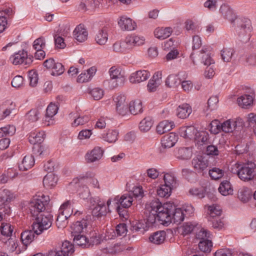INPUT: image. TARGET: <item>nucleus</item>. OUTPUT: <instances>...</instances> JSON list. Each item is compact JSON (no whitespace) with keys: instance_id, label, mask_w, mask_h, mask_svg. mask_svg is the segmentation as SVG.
Here are the masks:
<instances>
[{"instance_id":"nucleus-7","label":"nucleus","mask_w":256,"mask_h":256,"mask_svg":"<svg viewBox=\"0 0 256 256\" xmlns=\"http://www.w3.org/2000/svg\"><path fill=\"white\" fill-rule=\"evenodd\" d=\"M33 223V229L37 230L36 232H38L40 234L52 226V216L50 213L44 212L35 217Z\"/></svg>"},{"instance_id":"nucleus-15","label":"nucleus","mask_w":256,"mask_h":256,"mask_svg":"<svg viewBox=\"0 0 256 256\" xmlns=\"http://www.w3.org/2000/svg\"><path fill=\"white\" fill-rule=\"evenodd\" d=\"M126 99L125 96L123 94H120L114 98L117 112L122 116L128 112V103L126 102Z\"/></svg>"},{"instance_id":"nucleus-12","label":"nucleus","mask_w":256,"mask_h":256,"mask_svg":"<svg viewBox=\"0 0 256 256\" xmlns=\"http://www.w3.org/2000/svg\"><path fill=\"white\" fill-rule=\"evenodd\" d=\"M10 60L15 65L24 64H29L32 62V58L28 57L26 50H18L10 56Z\"/></svg>"},{"instance_id":"nucleus-8","label":"nucleus","mask_w":256,"mask_h":256,"mask_svg":"<svg viewBox=\"0 0 256 256\" xmlns=\"http://www.w3.org/2000/svg\"><path fill=\"white\" fill-rule=\"evenodd\" d=\"M110 78L108 80V87L114 89L122 86L124 84L126 78L121 68L112 66L109 70Z\"/></svg>"},{"instance_id":"nucleus-42","label":"nucleus","mask_w":256,"mask_h":256,"mask_svg":"<svg viewBox=\"0 0 256 256\" xmlns=\"http://www.w3.org/2000/svg\"><path fill=\"white\" fill-rule=\"evenodd\" d=\"M253 98L251 95L244 94L238 98V104L242 108H245L252 103Z\"/></svg>"},{"instance_id":"nucleus-4","label":"nucleus","mask_w":256,"mask_h":256,"mask_svg":"<svg viewBox=\"0 0 256 256\" xmlns=\"http://www.w3.org/2000/svg\"><path fill=\"white\" fill-rule=\"evenodd\" d=\"M234 25L238 38L243 42H246L252 36L253 30L252 21L248 18H238L236 20Z\"/></svg>"},{"instance_id":"nucleus-27","label":"nucleus","mask_w":256,"mask_h":256,"mask_svg":"<svg viewBox=\"0 0 256 256\" xmlns=\"http://www.w3.org/2000/svg\"><path fill=\"white\" fill-rule=\"evenodd\" d=\"M44 132H32L28 138L29 142L33 144H40L44 139Z\"/></svg>"},{"instance_id":"nucleus-47","label":"nucleus","mask_w":256,"mask_h":256,"mask_svg":"<svg viewBox=\"0 0 256 256\" xmlns=\"http://www.w3.org/2000/svg\"><path fill=\"white\" fill-rule=\"evenodd\" d=\"M209 217L208 218V220L210 221V218L213 220V218H216L220 216L222 214V210L220 206H211L208 208Z\"/></svg>"},{"instance_id":"nucleus-44","label":"nucleus","mask_w":256,"mask_h":256,"mask_svg":"<svg viewBox=\"0 0 256 256\" xmlns=\"http://www.w3.org/2000/svg\"><path fill=\"white\" fill-rule=\"evenodd\" d=\"M235 50L232 48H224L221 50V57L222 60L224 61L230 62L232 58Z\"/></svg>"},{"instance_id":"nucleus-35","label":"nucleus","mask_w":256,"mask_h":256,"mask_svg":"<svg viewBox=\"0 0 256 256\" xmlns=\"http://www.w3.org/2000/svg\"><path fill=\"white\" fill-rule=\"evenodd\" d=\"M164 184L170 187L172 190L178 186L176 178L172 173L165 174L164 176Z\"/></svg>"},{"instance_id":"nucleus-21","label":"nucleus","mask_w":256,"mask_h":256,"mask_svg":"<svg viewBox=\"0 0 256 256\" xmlns=\"http://www.w3.org/2000/svg\"><path fill=\"white\" fill-rule=\"evenodd\" d=\"M178 136L174 132H170L163 136L162 144L164 148H172L174 146L178 140Z\"/></svg>"},{"instance_id":"nucleus-14","label":"nucleus","mask_w":256,"mask_h":256,"mask_svg":"<svg viewBox=\"0 0 256 256\" xmlns=\"http://www.w3.org/2000/svg\"><path fill=\"white\" fill-rule=\"evenodd\" d=\"M192 164L196 172L198 173L204 174V172L208 166V159L202 156H198L194 158L192 160Z\"/></svg>"},{"instance_id":"nucleus-10","label":"nucleus","mask_w":256,"mask_h":256,"mask_svg":"<svg viewBox=\"0 0 256 256\" xmlns=\"http://www.w3.org/2000/svg\"><path fill=\"white\" fill-rule=\"evenodd\" d=\"M71 210L70 201L68 200L62 204L58 210L56 220V224L58 228H63L67 224L68 218L70 216L66 214L67 210Z\"/></svg>"},{"instance_id":"nucleus-24","label":"nucleus","mask_w":256,"mask_h":256,"mask_svg":"<svg viewBox=\"0 0 256 256\" xmlns=\"http://www.w3.org/2000/svg\"><path fill=\"white\" fill-rule=\"evenodd\" d=\"M218 191L222 195L224 196L232 195L234 192L232 186L228 180H224L220 183Z\"/></svg>"},{"instance_id":"nucleus-16","label":"nucleus","mask_w":256,"mask_h":256,"mask_svg":"<svg viewBox=\"0 0 256 256\" xmlns=\"http://www.w3.org/2000/svg\"><path fill=\"white\" fill-rule=\"evenodd\" d=\"M150 76V74L146 70H140L134 73H132L130 78V81L131 83H140L148 79Z\"/></svg>"},{"instance_id":"nucleus-17","label":"nucleus","mask_w":256,"mask_h":256,"mask_svg":"<svg viewBox=\"0 0 256 256\" xmlns=\"http://www.w3.org/2000/svg\"><path fill=\"white\" fill-rule=\"evenodd\" d=\"M118 24L120 28L123 30H132L136 29V22L126 16H122L120 18Z\"/></svg>"},{"instance_id":"nucleus-3","label":"nucleus","mask_w":256,"mask_h":256,"mask_svg":"<svg viewBox=\"0 0 256 256\" xmlns=\"http://www.w3.org/2000/svg\"><path fill=\"white\" fill-rule=\"evenodd\" d=\"M231 172L236 174L240 180L248 182L256 179V164L252 161L236 162L231 168Z\"/></svg>"},{"instance_id":"nucleus-50","label":"nucleus","mask_w":256,"mask_h":256,"mask_svg":"<svg viewBox=\"0 0 256 256\" xmlns=\"http://www.w3.org/2000/svg\"><path fill=\"white\" fill-rule=\"evenodd\" d=\"M209 176L212 179L217 180L224 176V171L218 168H213L208 172Z\"/></svg>"},{"instance_id":"nucleus-62","label":"nucleus","mask_w":256,"mask_h":256,"mask_svg":"<svg viewBox=\"0 0 256 256\" xmlns=\"http://www.w3.org/2000/svg\"><path fill=\"white\" fill-rule=\"evenodd\" d=\"M218 102V98L216 96L210 97L208 100V108L210 110H215L217 108V104Z\"/></svg>"},{"instance_id":"nucleus-18","label":"nucleus","mask_w":256,"mask_h":256,"mask_svg":"<svg viewBox=\"0 0 256 256\" xmlns=\"http://www.w3.org/2000/svg\"><path fill=\"white\" fill-rule=\"evenodd\" d=\"M220 11L224 16V18L228 20L232 24L235 23V20L238 18L236 17L233 10L228 5L222 4L220 6Z\"/></svg>"},{"instance_id":"nucleus-52","label":"nucleus","mask_w":256,"mask_h":256,"mask_svg":"<svg viewBox=\"0 0 256 256\" xmlns=\"http://www.w3.org/2000/svg\"><path fill=\"white\" fill-rule=\"evenodd\" d=\"M212 246V241H199L198 244L199 250L204 252H210Z\"/></svg>"},{"instance_id":"nucleus-41","label":"nucleus","mask_w":256,"mask_h":256,"mask_svg":"<svg viewBox=\"0 0 256 256\" xmlns=\"http://www.w3.org/2000/svg\"><path fill=\"white\" fill-rule=\"evenodd\" d=\"M153 122L150 117H146L140 123L139 128L142 132H146L150 130L152 126Z\"/></svg>"},{"instance_id":"nucleus-56","label":"nucleus","mask_w":256,"mask_h":256,"mask_svg":"<svg viewBox=\"0 0 256 256\" xmlns=\"http://www.w3.org/2000/svg\"><path fill=\"white\" fill-rule=\"evenodd\" d=\"M40 112L38 109H32L26 114V118L30 122H36L38 118Z\"/></svg>"},{"instance_id":"nucleus-58","label":"nucleus","mask_w":256,"mask_h":256,"mask_svg":"<svg viewBox=\"0 0 256 256\" xmlns=\"http://www.w3.org/2000/svg\"><path fill=\"white\" fill-rule=\"evenodd\" d=\"M124 250H126V247L118 244H114V246L110 247L109 248H106V252L110 254H115L116 252L124 251Z\"/></svg>"},{"instance_id":"nucleus-19","label":"nucleus","mask_w":256,"mask_h":256,"mask_svg":"<svg viewBox=\"0 0 256 256\" xmlns=\"http://www.w3.org/2000/svg\"><path fill=\"white\" fill-rule=\"evenodd\" d=\"M74 38L80 42L86 40L88 36L87 30L84 28V24H80L76 26L74 30Z\"/></svg>"},{"instance_id":"nucleus-60","label":"nucleus","mask_w":256,"mask_h":256,"mask_svg":"<svg viewBox=\"0 0 256 256\" xmlns=\"http://www.w3.org/2000/svg\"><path fill=\"white\" fill-rule=\"evenodd\" d=\"M90 94L94 100H98L102 98L104 94V92L102 89L96 88L92 89Z\"/></svg>"},{"instance_id":"nucleus-20","label":"nucleus","mask_w":256,"mask_h":256,"mask_svg":"<svg viewBox=\"0 0 256 256\" xmlns=\"http://www.w3.org/2000/svg\"><path fill=\"white\" fill-rule=\"evenodd\" d=\"M192 112V108L190 104L184 103L180 105L176 110V114L180 118H186Z\"/></svg>"},{"instance_id":"nucleus-63","label":"nucleus","mask_w":256,"mask_h":256,"mask_svg":"<svg viewBox=\"0 0 256 256\" xmlns=\"http://www.w3.org/2000/svg\"><path fill=\"white\" fill-rule=\"evenodd\" d=\"M45 46L46 42L44 38L40 37L34 41L33 48L35 50H41L44 48Z\"/></svg>"},{"instance_id":"nucleus-2","label":"nucleus","mask_w":256,"mask_h":256,"mask_svg":"<svg viewBox=\"0 0 256 256\" xmlns=\"http://www.w3.org/2000/svg\"><path fill=\"white\" fill-rule=\"evenodd\" d=\"M92 216L87 215L82 220H77L72 227V236H74L73 240H89L90 238L94 240H100L102 237L96 230H92L86 233L88 226L91 224Z\"/></svg>"},{"instance_id":"nucleus-33","label":"nucleus","mask_w":256,"mask_h":256,"mask_svg":"<svg viewBox=\"0 0 256 256\" xmlns=\"http://www.w3.org/2000/svg\"><path fill=\"white\" fill-rule=\"evenodd\" d=\"M196 129L194 126H188L180 128V136L184 138H194Z\"/></svg>"},{"instance_id":"nucleus-1","label":"nucleus","mask_w":256,"mask_h":256,"mask_svg":"<svg viewBox=\"0 0 256 256\" xmlns=\"http://www.w3.org/2000/svg\"><path fill=\"white\" fill-rule=\"evenodd\" d=\"M146 223L138 222L132 226L133 232L143 234L148 230L146 222L154 224L158 222L160 224L168 226L172 222L180 223L184 220V215L180 208L174 202H168L162 204L158 199H154L146 206Z\"/></svg>"},{"instance_id":"nucleus-53","label":"nucleus","mask_w":256,"mask_h":256,"mask_svg":"<svg viewBox=\"0 0 256 256\" xmlns=\"http://www.w3.org/2000/svg\"><path fill=\"white\" fill-rule=\"evenodd\" d=\"M65 68L64 66L60 62H54V66L52 68V72L51 74L55 76L61 75L64 72Z\"/></svg>"},{"instance_id":"nucleus-9","label":"nucleus","mask_w":256,"mask_h":256,"mask_svg":"<svg viewBox=\"0 0 256 256\" xmlns=\"http://www.w3.org/2000/svg\"><path fill=\"white\" fill-rule=\"evenodd\" d=\"M14 194L10 190H4L0 192V222L6 215L10 213V202L13 200Z\"/></svg>"},{"instance_id":"nucleus-55","label":"nucleus","mask_w":256,"mask_h":256,"mask_svg":"<svg viewBox=\"0 0 256 256\" xmlns=\"http://www.w3.org/2000/svg\"><path fill=\"white\" fill-rule=\"evenodd\" d=\"M112 202L111 199H109L106 202V206L104 202L100 201L98 202L101 217L106 216L108 212L109 211V207Z\"/></svg>"},{"instance_id":"nucleus-57","label":"nucleus","mask_w":256,"mask_h":256,"mask_svg":"<svg viewBox=\"0 0 256 256\" xmlns=\"http://www.w3.org/2000/svg\"><path fill=\"white\" fill-rule=\"evenodd\" d=\"M33 153L36 156L40 157L47 154L44 146L40 145V144H38L33 148Z\"/></svg>"},{"instance_id":"nucleus-61","label":"nucleus","mask_w":256,"mask_h":256,"mask_svg":"<svg viewBox=\"0 0 256 256\" xmlns=\"http://www.w3.org/2000/svg\"><path fill=\"white\" fill-rule=\"evenodd\" d=\"M127 232L126 226L124 224H119L116 227V232L113 231L112 233L118 236H124Z\"/></svg>"},{"instance_id":"nucleus-37","label":"nucleus","mask_w":256,"mask_h":256,"mask_svg":"<svg viewBox=\"0 0 256 256\" xmlns=\"http://www.w3.org/2000/svg\"><path fill=\"white\" fill-rule=\"evenodd\" d=\"M180 82L181 80L176 74L169 75L166 80V84L169 88L176 87Z\"/></svg>"},{"instance_id":"nucleus-45","label":"nucleus","mask_w":256,"mask_h":256,"mask_svg":"<svg viewBox=\"0 0 256 256\" xmlns=\"http://www.w3.org/2000/svg\"><path fill=\"white\" fill-rule=\"evenodd\" d=\"M16 128L14 126H8L0 128V138L6 136H12L16 132Z\"/></svg>"},{"instance_id":"nucleus-39","label":"nucleus","mask_w":256,"mask_h":256,"mask_svg":"<svg viewBox=\"0 0 256 256\" xmlns=\"http://www.w3.org/2000/svg\"><path fill=\"white\" fill-rule=\"evenodd\" d=\"M236 126V121H231L230 120H226L223 123H220L221 130L225 132H232Z\"/></svg>"},{"instance_id":"nucleus-34","label":"nucleus","mask_w":256,"mask_h":256,"mask_svg":"<svg viewBox=\"0 0 256 256\" xmlns=\"http://www.w3.org/2000/svg\"><path fill=\"white\" fill-rule=\"evenodd\" d=\"M108 39V29L106 28L98 30L97 32L95 40L96 43L100 45L105 44Z\"/></svg>"},{"instance_id":"nucleus-40","label":"nucleus","mask_w":256,"mask_h":256,"mask_svg":"<svg viewBox=\"0 0 256 256\" xmlns=\"http://www.w3.org/2000/svg\"><path fill=\"white\" fill-rule=\"evenodd\" d=\"M118 134L119 132L117 130H110L102 135V138L106 142H114L118 140Z\"/></svg>"},{"instance_id":"nucleus-43","label":"nucleus","mask_w":256,"mask_h":256,"mask_svg":"<svg viewBox=\"0 0 256 256\" xmlns=\"http://www.w3.org/2000/svg\"><path fill=\"white\" fill-rule=\"evenodd\" d=\"M36 230H28L22 232L20 240H34L35 238H36V236L40 235V233Z\"/></svg>"},{"instance_id":"nucleus-38","label":"nucleus","mask_w":256,"mask_h":256,"mask_svg":"<svg viewBox=\"0 0 256 256\" xmlns=\"http://www.w3.org/2000/svg\"><path fill=\"white\" fill-rule=\"evenodd\" d=\"M202 62L204 65L210 66L214 63V61L211 58V56L207 48H202L200 51Z\"/></svg>"},{"instance_id":"nucleus-48","label":"nucleus","mask_w":256,"mask_h":256,"mask_svg":"<svg viewBox=\"0 0 256 256\" xmlns=\"http://www.w3.org/2000/svg\"><path fill=\"white\" fill-rule=\"evenodd\" d=\"M2 234L7 236H10L12 235L14 231V228L10 223L2 222L0 228Z\"/></svg>"},{"instance_id":"nucleus-32","label":"nucleus","mask_w":256,"mask_h":256,"mask_svg":"<svg viewBox=\"0 0 256 256\" xmlns=\"http://www.w3.org/2000/svg\"><path fill=\"white\" fill-rule=\"evenodd\" d=\"M142 102L140 100H136L129 104L128 108V112L133 114H136L142 113Z\"/></svg>"},{"instance_id":"nucleus-51","label":"nucleus","mask_w":256,"mask_h":256,"mask_svg":"<svg viewBox=\"0 0 256 256\" xmlns=\"http://www.w3.org/2000/svg\"><path fill=\"white\" fill-rule=\"evenodd\" d=\"M209 131L211 134H217L221 130L220 123L218 120H213L208 125Z\"/></svg>"},{"instance_id":"nucleus-11","label":"nucleus","mask_w":256,"mask_h":256,"mask_svg":"<svg viewBox=\"0 0 256 256\" xmlns=\"http://www.w3.org/2000/svg\"><path fill=\"white\" fill-rule=\"evenodd\" d=\"M60 250H52L48 251L46 256H68L74 252V244L70 241H61Z\"/></svg>"},{"instance_id":"nucleus-64","label":"nucleus","mask_w":256,"mask_h":256,"mask_svg":"<svg viewBox=\"0 0 256 256\" xmlns=\"http://www.w3.org/2000/svg\"><path fill=\"white\" fill-rule=\"evenodd\" d=\"M28 78L31 86H36L38 82V74L35 71L32 70L28 72Z\"/></svg>"},{"instance_id":"nucleus-31","label":"nucleus","mask_w":256,"mask_h":256,"mask_svg":"<svg viewBox=\"0 0 256 256\" xmlns=\"http://www.w3.org/2000/svg\"><path fill=\"white\" fill-rule=\"evenodd\" d=\"M194 140L198 144L202 146L207 142L209 139V134L206 131L196 130L194 134Z\"/></svg>"},{"instance_id":"nucleus-59","label":"nucleus","mask_w":256,"mask_h":256,"mask_svg":"<svg viewBox=\"0 0 256 256\" xmlns=\"http://www.w3.org/2000/svg\"><path fill=\"white\" fill-rule=\"evenodd\" d=\"M166 232L164 230L157 231L149 237V240H165Z\"/></svg>"},{"instance_id":"nucleus-26","label":"nucleus","mask_w":256,"mask_h":256,"mask_svg":"<svg viewBox=\"0 0 256 256\" xmlns=\"http://www.w3.org/2000/svg\"><path fill=\"white\" fill-rule=\"evenodd\" d=\"M57 182V176L52 172L46 174L43 180L44 186L46 188H52L56 186Z\"/></svg>"},{"instance_id":"nucleus-6","label":"nucleus","mask_w":256,"mask_h":256,"mask_svg":"<svg viewBox=\"0 0 256 256\" xmlns=\"http://www.w3.org/2000/svg\"><path fill=\"white\" fill-rule=\"evenodd\" d=\"M114 207L120 216L126 218L128 211L126 208L132 204V197L130 194H124L121 196H116L112 201Z\"/></svg>"},{"instance_id":"nucleus-28","label":"nucleus","mask_w":256,"mask_h":256,"mask_svg":"<svg viewBox=\"0 0 256 256\" xmlns=\"http://www.w3.org/2000/svg\"><path fill=\"white\" fill-rule=\"evenodd\" d=\"M172 32V28L168 27L166 28H156L154 31L155 37L160 40H164L168 38Z\"/></svg>"},{"instance_id":"nucleus-22","label":"nucleus","mask_w":256,"mask_h":256,"mask_svg":"<svg viewBox=\"0 0 256 256\" xmlns=\"http://www.w3.org/2000/svg\"><path fill=\"white\" fill-rule=\"evenodd\" d=\"M58 105L50 103L46 110V121L48 122L47 125L52 124V118L58 113Z\"/></svg>"},{"instance_id":"nucleus-36","label":"nucleus","mask_w":256,"mask_h":256,"mask_svg":"<svg viewBox=\"0 0 256 256\" xmlns=\"http://www.w3.org/2000/svg\"><path fill=\"white\" fill-rule=\"evenodd\" d=\"M192 150L190 147L180 148L178 149L176 156L178 158L182 160H187L192 156Z\"/></svg>"},{"instance_id":"nucleus-23","label":"nucleus","mask_w":256,"mask_h":256,"mask_svg":"<svg viewBox=\"0 0 256 256\" xmlns=\"http://www.w3.org/2000/svg\"><path fill=\"white\" fill-rule=\"evenodd\" d=\"M174 126V122H168V120H164L159 123L156 128V131L158 134H163L171 130Z\"/></svg>"},{"instance_id":"nucleus-46","label":"nucleus","mask_w":256,"mask_h":256,"mask_svg":"<svg viewBox=\"0 0 256 256\" xmlns=\"http://www.w3.org/2000/svg\"><path fill=\"white\" fill-rule=\"evenodd\" d=\"M196 240H210L212 238V235L210 231L202 228L196 233Z\"/></svg>"},{"instance_id":"nucleus-54","label":"nucleus","mask_w":256,"mask_h":256,"mask_svg":"<svg viewBox=\"0 0 256 256\" xmlns=\"http://www.w3.org/2000/svg\"><path fill=\"white\" fill-rule=\"evenodd\" d=\"M182 175L188 181H192L196 177V172L190 168H183L182 170Z\"/></svg>"},{"instance_id":"nucleus-5","label":"nucleus","mask_w":256,"mask_h":256,"mask_svg":"<svg viewBox=\"0 0 256 256\" xmlns=\"http://www.w3.org/2000/svg\"><path fill=\"white\" fill-rule=\"evenodd\" d=\"M50 198L44 194L34 198L29 204V210L32 216L34 218L40 214L44 212L46 207L48 204Z\"/></svg>"},{"instance_id":"nucleus-25","label":"nucleus","mask_w":256,"mask_h":256,"mask_svg":"<svg viewBox=\"0 0 256 256\" xmlns=\"http://www.w3.org/2000/svg\"><path fill=\"white\" fill-rule=\"evenodd\" d=\"M12 13V10L6 8L0 12V32H2L6 28L8 24L7 18Z\"/></svg>"},{"instance_id":"nucleus-29","label":"nucleus","mask_w":256,"mask_h":256,"mask_svg":"<svg viewBox=\"0 0 256 256\" xmlns=\"http://www.w3.org/2000/svg\"><path fill=\"white\" fill-rule=\"evenodd\" d=\"M252 198V192L247 187H242L238 190V198L244 203L248 202Z\"/></svg>"},{"instance_id":"nucleus-49","label":"nucleus","mask_w":256,"mask_h":256,"mask_svg":"<svg viewBox=\"0 0 256 256\" xmlns=\"http://www.w3.org/2000/svg\"><path fill=\"white\" fill-rule=\"evenodd\" d=\"M172 190L168 186L162 185L157 190L158 196L162 198H168L171 195Z\"/></svg>"},{"instance_id":"nucleus-13","label":"nucleus","mask_w":256,"mask_h":256,"mask_svg":"<svg viewBox=\"0 0 256 256\" xmlns=\"http://www.w3.org/2000/svg\"><path fill=\"white\" fill-rule=\"evenodd\" d=\"M104 151L101 147H94L92 150L88 151L85 156V160L88 163L99 161L103 156Z\"/></svg>"},{"instance_id":"nucleus-30","label":"nucleus","mask_w":256,"mask_h":256,"mask_svg":"<svg viewBox=\"0 0 256 256\" xmlns=\"http://www.w3.org/2000/svg\"><path fill=\"white\" fill-rule=\"evenodd\" d=\"M35 163L34 156H25L20 164H19V168L22 170H27L34 166Z\"/></svg>"}]
</instances>
